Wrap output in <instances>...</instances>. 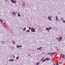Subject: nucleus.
<instances>
[{
    "label": "nucleus",
    "instance_id": "obj_1",
    "mask_svg": "<svg viewBox=\"0 0 65 65\" xmlns=\"http://www.w3.org/2000/svg\"><path fill=\"white\" fill-rule=\"evenodd\" d=\"M11 2L12 3H15L16 2H17V1L15 0L14 1V0H11Z\"/></svg>",
    "mask_w": 65,
    "mask_h": 65
},
{
    "label": "nucleus",
    "instance_id": "obj_2",
    "mask_svg": "<svg viewBox=\"0 0 65 65\" xmlns=\"http://www.w3.org/2000/svg\"><path fill=\"white\" fill-rule=\"evenodd\" d=\"M31 31V32H35V29L33 28H32Z\"/></svg>",
    "mask_w": 65,
    "mask_h": 65
},
{
    "label": "nucleus",
    "instance_id": "obj_3",
    "mask_svg": "<svg viewBox=\"0 0 65 65\" xmlns=\"http://www.w3.org/2000/svg\"><path fill=\"white\" fill-rule=\"evenodd\" d=\"M8 61H12V62H13L14 60L12 59H9Z\"/></svg>",
    "mask_w": 65,
    "mask_h": 65
},
{
    "label": "nucleus",
    "instance_id": "obj_4",
    "mask_svg": "<svg viewBox=\"0 0 65 65\" xmlns=\"http://www.w3.org/2000/svg\"><path fill=\"white\" fill-rule=\"evenodd\" d=\"M18 17H21V15L19 14V13H18Z\"/></svg>",
    "mask_w": 65,
    "mask_h": 65
},
{
    "label": "nucleus",
    "instance_id": "obj_5",
    "mask_svg": "<svg viewBox=\"0 0 65 65\" xmlns=\"http://www.w3.org/2000/svg\"><path fill=\"white\" fill-rule=\"evenodd\" d=\"M41 48H42V47H41L39 48L38 49H37V51H38V50H40V49H41Z\"/></svg>",
    "mask_w": 65,
    "mask_h": 65
},
{
    "label": "nucleus",
    "instance_id": "obj_6",
    "mask_svg": "<svg viewBox=\"0 0 65 65\" xmlns=\"http://www.w3.org/2000/svg\"><path fill=\"white\" fill-rule=\"evenodd\" d=\"M48 18L50 21H52V19H51V18H50V17H48Z\"/></svg>",
    "mask_w": 65,
    "mask_h": 65
},
{
    "label": "nucleus",
    "instance_id": "obj_7",
    "mask_svg": "<svg viewBox=\"0 0 65 65\" xmlns=\"http://www.w3.org/2000/svg\"><path fill=\"white\" fill-rule=\"evenodd\" d=\"M12 14H13L14 15L16 14L14 12H13L12 13Z\"/></svg>",
    "mask_w": 65,
    "mask_h": 65
},
{
    "label": "nucleus",
    "instance_id": "obj_8",
    "mask_svg": "<svg viewBox=\"0 0 65 65\" xmlns=\"http://www.w3.org/2000/svg\"><path fill=\"white\" fill-rule=\"evenodd\" d=\"M45 29L46 30H50V29L48 28H46Z\"/></svg>",
    "mask_w": 65,
    "mask_h": 65
},
{
    "label": "nucleus",
    "instance_id": "obj_9",
    "mask_svg": "<svg viewBox=\"0 0 65 65\" xmlns=\"http://www.w3.org/2000/svg\"><path fill=\"white\" fill-rule=\"evenodd\" d=\"M45 60H49V59L48 58H45Z\"/></svg>",
    "mask_w": 65,
    "mask_h": 65
},
{
    "label": "nucleus",
    "instance_id": "obj_10",
    "mask_svg": "<svg viewBox=\"0 0 65 65\" xmlns=\"http://www.w3.org/2000/svg\"><path fill=\"white\" fill-rule=\"evenodd\" d=\"M19 56H17L16 58V60H18V59H19Z\"/></svg>",
    "mask_w": 65,
    "mask_h": 65
},
{
    "label": "nucleus",
    "instance_id": "obj_11",
    "mask_svg": "<svg viewBox=\"0 0 65 65\" xmlns=\"http://www.w3.org/2000/svg\"><path fill=\"white\" fill-rule=\"evenodd\" d=\"M59 39H60V40H62V38L61 37H60Z\"/></svg>",
    "mask_w": 65,
    "mask_h": 65
},
{
    "label": "nucleus",
    "instance_id": "obj_12",
    "mask_svg": "<svg viewBox=\"0 0 65 65\" xmlns=\"http://www.w3.org/2000/svg\"><path fill=\"white\" fill-rule=\"evenodd\" d=\"M56 21L58 19V17H57V16H56Z\"/></svg>",
    "mask_w": 65,
    "mask_h": 65
},
{
    "label": "nucleus",
    "instance_id": "obj_13",
    "mask_svg": "<svg viewBox=\"0 0 65 65\" xmlns=\"http://www.w3.org/2000/svg\"><path fill=\"white\" fill-rule=\"evenodd\" d=\"M29 30H32V28L30 27H29Z\"/></svg>",
    "mask_w": 65,
    "mask_h": 65
},
{
    "label": "nucleus",
    "instance_id": "obj_14",
    "mask_svg": "<svg viewBox=\"0 0 65 65\" xmlns=\"http://www.w3.org/2000/svg\"><path fill=\"white\" fill-rule=\"evenodd\" d=\"M45 61H46V60H45V59H44L42 60V62H45Z\"/></svg>",
    "mask_w": 65,
    "mask_h": 65
},
{
    "label": "nucleus",
    "instance_id": "obj_15",
    "mask_svg": "<svg viewBox=\"0 0 65 65\" xmlns=\"http://www.w3.org/2000/svg\"><path fill=\"white\" fill-rule=\"evenodd\" d=\"M26 30V28H25L23 29V30L24 31H25Z\"/></svg>",
    "mask_w": 65,
    "mask_h": 65
},
{
    "label": "nucleus",
    "instance_id": "obj_16",
    "mask_svg": "<svg viewBox=\"0 0 65 65\" xmlns=\"http://www.w3.org/2000/svg\"><path fill=\"white\" fill-rule=\"evenodd\" d=\"M26 31L27 32H30V30H27Z\"/></svg>",
    "mask_w": 65,
    "mask_h": 65
},
{
    "label": "nucleus",
    "instance_id": "obj_17",
    "mask_svg": "<svg viewBox=\"0 0 65 65\" xmlns=\"http://www.w3.org/2000/svg\"><path fill=\"white\" fill-rule=\"evenodd\" d=\"M19 45H17V48H19Z\"/></svg>",
    "mask_w": 65,
    "mask_h": 65
},
{
    "label": "nucleus",
    "instance_id": "obj_18",
    "mask_svg": "<svg viewBox=\"0 0 65 65\" xmlns=\"http://www.w3.org/2000/svg\"><path fill=\"white\" fill-rule=\"evenodd\" d=\"M0 21L1 22H3V20H2L0 19Z\"/></svg>",
    "mask_w": 65,
    "mask_h": 65
},
{
    "label": "nucleus",
    "instance_id": "obj_19",
    "mask_svg": "<svg viewBox=\"0 0 65 65\" xmlns=\"http://www.w3.org/2000/svg\"><path fill=\"white\" fill-rule=\"evenodd\" d=\"M44 59V57L41 60V61H42V60H43V59Z\"/></svg>",
    "mask_w": 65,
    "mask_h": 65
},
{
    "label": "nucleus",
    "instance_id": "obj_20",
    "mask_svg": "<svg viewBox=\"0 0 65 65\" xmlns=\"http://www.w3.org/2000/svg\"><path fill=\"white\" fill-rule=\"evenodd\" d=\"M22 5L24 7H25V4H23Z\"/></svg>",
    "mask_w": 65,
    "mask_h": 65
},
{
    "label": "nucleus",
    "instance_id": "obj_21",
    "mask_svg": "<svg viewBox=\"0 0 65 65\" xmlns=\"http://www.w3.org/2000/svg\"><path fill=\"white\" fill-rule=\"evenodd\" d=\"M49 29H52V27H49Z\"/></svg>",
    "mask_w": 65,
    "mask_h": 65
},
{
    "label": "nucleus",
    "instance_id": "obj_22",
    "mask_svg": "<svg viewBox=\"0 0 65 65\" xmlns=\"http://www.w3.org/2000/svg\"><path fill=\"white\" fill-rule=\"evenodd\" d=\"M53 55H54V54H53V53H52L51 54V56H53Z\"/></svg>",
    "mask_w": 65,
    "mask_h": 65
},
{
    "label": "nucleus",
    "instance_id": "obj_23",
    "mask_svg": "<svg viewBox=\"0 0 65 65\" xmlns=\"http://www.w3.org/2000/svg\"><path fill=\"white\" fill-rule=\"evenodd\" d=\"M62 21L63 22V23H65V20L64 21V20H63Z\"/></svg>",
    "mask_w": 65,
    "mask_h": 65
},
{
    "label": "nucleus",
    "instance_id": "obj_24",
    "mask_svg": "<svg viewBox=\"0 0 65 65\" xmlns=\"http://www.w3.org/2000/svg\"><path fill=\"white\" fill-rule=\"evenodd\" d=\"M53 55L54 54H56V52H54L53 53Z\"/></svg>",
    "mask_w": 65,
    "mask_h": 65
},
{
    "label": "nucleus",
    "instance_id": "obj_25",
    "mask_svg": "<svg viewBox=\"0 0 65 65\" xmlns=\"http://www.w3.org/2000/svg\"><path fill=\"white\" fill-rule=\"evenodd\" d=\"M13 43H14V44H15V42H14L13 41L12 42Z\"/></svg>",
    "mask_w": 65,
    "mask_h": 65
},
{
    "label": "nucleus",
    "instance_id": "obj_26",
    "mask_svg": "<svg viewBox=\"0 0 65 65\" xmlns=\"http://www.w3.org/2000/svg\"><path fill=\"white\" fill-rule=\"evenodd\" d=\"M63 58L62 59H63V58H64V57H65V56L64 55H63Z\"/></svg>",
    "mask_w": 65,
    "mask_h": 65
},
{
    "label": "nucleus",
    "instance_id": "obj_27",
    "mask_svg": "<svg viewBox=\"0 0 65 65\" xmlns=\"http://www.w3.org/2000/svg\"><path fill=\"white\" fill-rule=\"evenodd\" d=\"M39 64V62H38L37 64V65H38V64Z\"/></svg>",
    "mask_w": 65,
    "mask_h": 65
},
{
    "label": "nucleus",
    "instance_id": "obj_28",
    "mask_svg": "<svg viewBox=\"0 0 65 65\" xmlns=\"http://www.w3.org/2000/svg\"><path fill=\"white\" fill-rule=\"evenodd\" d=\"M4 42H3V41H2V43L3 44H4Z\"/></svg>",
    "mask_w": 65,
    "mask_h": 65
},
{
    "label": "nucleus",
    "instance_id": "obj_29",
    "mask_svg": "<svg viewBox=\"0 0 65 65\" xmlns=\"http://www.w3.org/2000/svg\"><path fill=\"white\" fill-rule=\"evenodd\" d=\"M56 65H59V63H56Z\"/></svg>",
    "mask_w": 65,
    "mask_h": 65
},
{
    "label": "nucleus",
    "instance_id": "obj_30",
    "mask_svg": "<svg viewBox=\"0 0 65 65\" xmlns=\"http://www.w3.org/2000/svg\"><path fill=\"white\" fill-rule=\"evenodd\" d=\"M56 39H57V40H59V38H57Z\"/></svg>",
    "mask_w": 65,
    "mask_h": 65
},
{
    "label": "nucleus",
    "instance_id": "obj_31",
    "mask_svg": "<svg viewBox=\"0 0 65 65\" xmlns=\"http://www.w3.org/2000/svg\"><path fill=\"white\" fill-rule=\"evenodd\" d=\"M19 46H20V47H22V46L21 45H20Z\"/></svg>",
    "mask_w": 65,
    "mask_h": 65
},
{
    "label": "nucleus",
    "instance_id": "obj_32",
    "mask_svg": "<svg viewBox=\"0 0 65 65\" xmlns=\"http://www.w3.org/2000/svg\"><path fill=\"white\" fill-rule=\"evenodd\" d=\"M51 54V53H48V54H49V55H50V54Z\"/></svg>",
    "mask_w": 65,
    "mask_h": 65
},
{
    "label": "nucleus",
    "instance_id": "obj_33",
    "mask_svg": "<svg viewBox=\"0 0 65 65\" xmlns=\"http://www.w3.org/2000/svg\"><path fill=\"white\" fill-rule=\"evenodd\" d=\"M57 21H59V20L57 19Z\"/></svg>",
    "mask_w": 65,
    "mask_h": 65
},
{
    "label": "nucleus",
    "instance_id": "obj_34",
    "mask_svg": "<svg viewBox=\"0 0 65 65\" xmlns=\"http://www.w3.org/2000/svg\"><path fill=\"white\" fill-rule=\"evenodd\" d=\"M61 40L60 39H59V41H60V40Z\"/></svg>",
    "mask_w": 65,
    "mask_h": 65
},
{
    "label": "nucleus",
    "instance_id": "obj_35",
    "mask_svg": "<svg viewBox=\"0 0 65 65\" xmlns=\"http://www.w3.org/2000/svg\"><path fill=\"white\" fill-rule=\"evenodd\" d=\"M15 56H14L13 57L14 58H15Z\"/></svg>",
    "mask_w": 65,
    "mask_h": 65
},
{
    "label": "nucleus",
    "instance_id": "obj_36",
    "mask_svg": "<svg viewBox=\"0 0 65 65\" xmlns=\"http://www.w3.org/2000/svg\"><path fill=\"white\" fill-rule=\"evenodd\" d=\"M61 20H63V18H61Z\"/></svg>",
    "mask_w": 65,
    "mask_h": 65
},
{
    "label": "nucleus",
    "instance_id": "obj_37",
    "mask_svg": "<svg viewBox=\"0 0 65 65\" xmlns=\"http://www.w3.org/2000/svg\"><path fill=\"white\" fill-rule=\"evenodd\" d=\"M53 16H52L51 18H53Z\"/></svg>",
    "mask_w": 65,
    "mask_h": 65
},
{
    "label": "nucleus",
    "instance_id": "obj_38",
    "mask_svg": "<svg viewBox=\"0 0 65 65\" xmlns=\"http://www.w3.org/2000/svg\"><path fill=\"white\" fill-rule=\"evenodd\" d=\"M28 56H30V54H29Z\"/></svg>",
    "mask_w": 65,
    "mask_h": 65
},
{
    "label": "nucleus",
    "instance_id": "obj_39",
    "mask_svg": "<svg viewBox=\"0 0 65 65\" xmlns=\"http://www.w3.org/2000/svg\"><path fill=\"white\" fill-rule=\"evenodd\" d=\"M54 65H55V64H54Z\"/></svg>",
    "mask_w": 65,
    "mask_h": 65
},
{
    "label": "nucleus",
    "instance_id": "obj_40",
    "mask_svg": "<svg viewBox=\"0 0 65 65\" xmlns=\"http://www.w3.org/2000/svg\"><path fill=\"white\" fill-rule=\"evenodd\" d=\"M5 0V1H7V0Z\"/></svg>",
    "mask_w": 65,
    "mask_h": 65
}]
</instances>
